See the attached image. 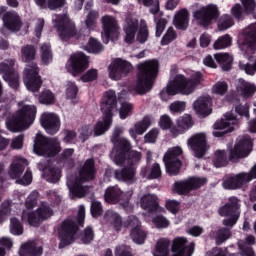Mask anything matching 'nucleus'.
<instances>
[{
  "instance_id": "44",
  "label": "nucleus",
  "mask_w": 256,
  "mask_h": 256,
  "mask_svg": "<svg viewBox=\"0 0 256 256\" xmlns=\"http://www.w3.org/2000/svg\"><path fill=\"white\" fill-rule=\"evenodd\" d=\"M217 63L221 66L223 71H229L233 63V57L229 53H218L215 55Z\"/></svg>"
},
{
  "instance_id": "7",
  "label": "nucleus",
  "mask_w": 256,
  "mask_h": 256,
  "mask_svg": "<svg viewBox=\"0 0 256 256\" xmlns=\"http://www.w3.org/2000/svg\"><path fill=\"white\" fill-rule=\"evenodd\" d=\"M100 109L103 113V120L96 123L94 133L96 136L103 135L105 131H109V127L113 123V114L117 113V96L115 91L108 90L101 101Z\"/></svg>"
},
{
  "instance_id": "2",
  "label": "nucleus",
  "mask_w": 256,
  "mask_h": 256,
  "mask_svg": "<svg viewBox=\"0 0 256 256\" xmlns=\"http://www.w3.org/2000/svg\"><path fill=\"white\" fill-rule=\"evenodd\" d=\"M201 81H203V75L200 72L192 74L190 78L178 74L160 92V99L169 101L175 95H191L201 85Z\"/></svg>"
},
{
  "instance_id": "9",
  "label": "nucleus",
  "mask_w": 256,
  "mask_h": 256,
  "mask_svg": "<svg viewBox=\"0 0 256 256\" xmlns=\"http://www.w3.org/2000/svg\"><path fill=\"white\" fill-rule=\"evenodd\" d=\"M133 197V190L123 192L119 186H110L106 189L104 199L106 203L121 205L128 213L133 211V204L130 202Z\"/></svg>"
},
{
  "instance_id": "37",
  "label": "nucleus",
  "mask_w": 256,
  "mask_h": 256,
  "mask_svg": "<svg viewBox=\"0 0 256 256\" xmlns=\"http://www.w3.org/2000/svg\"><path fill=\"white\" fill-rule=\"evenodd\" d=\"M20 256H41L43 255V248L35 243V242H28L20 248L19 251Z\"/></svg>"
},
{
  "instance_id": "59",
  "label": "nucleus",
  "mask_w": 256,
  "mask_h": 256,
  "mask_svg": "<svg viewBox=\"0 0 256 256\" xmlns=\"http://www.w3.org/2000/svg\"><path fill=\"white\" fill-rule=\"evenodd\" d=\"M77 85H75V82H67L66 84V99H70V101H73V99H76L77 97Z\"/></svg>"
},
{
  "instance_id": "10",
  "label": "nucleus",
  "mask_w": 256,
  "mask_h": 256,
  "mask_svg": "<svg viewBox=\"0 0 256 256\" xmlns=\"http://www.w3.org/2000/svg\"><path fill=\"white\" fill-rule=\"evenodd\" d=\"M61 151V145L57 138H47L41 134L36 135L34 141V153L43 155L44 157H53Z\"/></svg>"
},
{
  "instance_id": "50",
  "label": "nucleus",
  "mask_w": 256,
  "mask_h": 256,
  "mask_svg": "<svg viewBox=\"0 0 256 256\" xmlns=\"http://www.w3.org/2000/svg\"><path fill=\"white\" fill-rule=\"evenodd\" d=\"M233 25H235L233 17L228 14H224L221 16L218 22V29H220V31H227V29H230V27H233Z\"/></svg>"
},
{
  "instance_id": "13",
  "label": "nucleus",
  "mask_w": 256,
  "mask_h": 256,
  "mask_svg": "<svg viewBox=\"0 0 256 256\" xmlns=\"http://www.w3.org/2000/svg\"><path fill=\"white\" fill-rule=\"evenodd\" d=\"M52 21L62 41H68V39H71L77 33L75 23L69 19L67 14L56 15Z\"/></svg>"
},
{
  "instance_id": "38",
  "label": "nucleus",
  "mask_w": 256,
  "mask_h": 256,
  "mask_svg": "<svg viewBox=\"0 0 256 256\" xmlns=\"http://www.w3.org/2000/svg\"><path fill=\"white\" fill-rule=\"evenodd\" d=\"M141 207L145 211H149V213H153V211H157V209L159 208V204L157 203V195L146 194L142 196Z\"/></svg>"
},
{
  "instance_id": "3",
  "label": "nucleus",
  "mask_w": 256,
  "mask_h": 256,
  "mask_svg": "<svg viewBox=\"0 0 256 256\" xmlns=\"http://www.w3.org/2000/svg\"><path fill=\"white\" fill-rule=\"evenodd\" d=\"M38 198L39 192H31L26 199V210L22 213V221H27L32 227H37L41 221H45V219L53 216V209L49 207L47 202H42L36 211L32 210L37 205Z\"/></svg>"
},
{
  "instance_id": "48",
  "label": "nucleus",
  "mask_w": 256,
  "mask_h": 256,
  "mask_svg": "<svg viewBox=\"0 0 256 256\" xmlns=\"http://www.w3.org/2000/svg\"><path fill=\"white\" fill-rule=\"evenodd\" d=\"M38 101L42 105H53L55 103V94L51 90H44L39 95Z\"/></svg>"
},
{
  "instance_id": "51",
  "label": "nucleus",
  "mask_w": 256,
  "mask_h": 256,
  "mask_svg": "<svg viewBox=\"0 0 256 256\" xmlns=\"http://www.w3.org/2000/svg\"><path fill=\"white\" fill-rule=\"evenodd\" d=\"M229 91V85L225 81H218L212 86L213 95H220L223 97Z\"/></svg>"
},
{
  "instance_id": "40",
  "label": "nucleus",
  "mask_w": 256,
  "mask_h": 256,
  "mask_svg": "<svg viewBox=\"0 0 256 256\" xmlns=\"http://www.w3.org/2000/svg\"><path fill=\"white\" fill-rule=\"evenodd\" d=\"M40 57L42 65L53 63V50H51V44L44 43L40 46Z\"/></svg>"
},
{
  "instance_id": "56",
  "label": "nucleus",
  "mask_w": 256,
  "mask_h": 256,
  "mask_svg": "<svg viewBox=\"0 0 256 256\" xmlns=\"http://www.w3.org/2000/svg\"><path fill=\"white\" fill-rule=\"evenodd\" d=\"M217 245H221V243H225L227 239H231V230L227 228H220L215 236Z\"/></svg>"
},
{
  "instance_id": "8",
  "label": "nucleus",
  "mask_w": 256,
  "mask_h": 256,
  "mask_svg": "<svg viewBox=\"0 0 256 256\" xmlns=\"http://www.w3.org/2000/svg\"><path fill=\"white\" fill-rule=\"evenodd\" d=\"M123 31L125 33V43L131 45L138 41V43H145L149 39V29H147V22L140 20L135 16H127L123 23Z\"/></svg>"
},
{
  "instance_id": "4",
  "label": "nucleus",
  "mask_w": 256,
  "mask_h": 256,
  "mask_svg": "<svg viewBox=\"0 0 256 256\" xmlns=\"http://www.w3.org/2000/svg\"><path fill=\"white\" fill-rule=\"evenodd\" d=\"M37 117V106L25 102L18 103V110L11 119L6 121L7 128L12 133L25 131L30 125L35 123Z\"/></svg>"
},
{
  "instance_id": "55",
  "label": "nucleus",
  "mask_w": 256,
  "mask_h": 256,
  "mask_svg": "<svg viewBox=\"0 0 256 256\" xmlns=\"http://www.w3.org/2000/svg\"><path fill=\"white\" fill-rule=\"evenodd\" d=\"M11 215V200L2 202L0 206V223H3Z\"/></svg>"
},
{
  "instance_id": "43",
  "label": "nucleus",
  "mask_w": 256,
  "mask_h": 256,
  "mask_svg": "<svg viewBox=\"0 0 256 256\" xmlns=\"http://www.w3.org/2000/svg\"><path fill=\"white\" fill-rule=\"evenodd\" d=\"M144 7H151L150 13L154 16V21H157V17H163V13L159 10V0H138Z\"/></svg>"
},
{
  "instance_id": "41",
  "label": "nucleus",
  "mask_w": 256,
  "mask_h": 256,
  "mask_svg": "<svg viewBox=\"0 0 256 256\" xmlns=\"http://www.w3.org/2000/svg\"><path fill=\"white\" fill-rule=\"evenodd\" d=\"M105 219L113 225L116 231H121V227H123V222L121 221V216L117 214V212L113 210H107L105 213Z\"/></svg>"
},
{
  "instance_id": "25",
  "label": "nucleus",
  "mask_w": 256,
  "mask_h": 256,
  "mask_svg": "<svg viewBox=\"0 0 256 256\" xmlns=\"http://www.w3.org/2000/svg\"><path fill=\"white\" fill-rule=\"evenodd\" d=\"M251 147L253 142L249 136L240 137L234 146V149L230 151V161H237V159H243L251 153Z\"/></svg>"
},
{
  "instance_id": "63",
  "label": "nucleus",
  "mask_w": 256,
  "mask_h": 256,
  "mask_svg": "<svg viewBox=\"0 0 256 256\" xmlns=\"http://www.w3.org/2000/svg\"><path fill=\"white\" fill-rule=\"evenodd\" d=\"M152 221L158 229H167V227L170 225L169 220L162 215L156 216Z\"/></svg>"
},
{
  "instance_id": "58",
  "label": "nucleus",
  "mask_w": 256,
  "mask_h": 256,
  "mask_svg": "<svg viewBox=\"0 0 256 256\" xmlns=\"http://www.w3.org/2000/svg\"><path fill=\"white\" fill-rule=\"evenodd\" d=\"M131 111H133V104L127 101L121 102L119 109L120 119H127L131 115Z\"/></svg>"
},
{
  "instance_id": "26",
  "label": "nucleus",
  "mask_w": 256,
  "mask_h": 256,
  "mask_svg": "<svg viewBox=\"0 0 256 256\" xmlns=\"http://www.w3.org/2000/svg\"><path fill=\"white\" fill-rule=\"evenodd\" d=\"M132 69L133 66L131 65V63L122 59H116L108 67L109 77L110 79H112V81H120V79L126 77L127 73H130Z\"/></svg>"
},
{
  "instance_id": "45",
  "label": "nucleus",
  "mask_w": 256,
  "mask_h": 256,
  "mask_svg": "<svg viewBox=\"0 0 256 256\" xmlns=\"http://www.w3.org/2000/svg\"><path fill=\"white\" fill-rule=\"evenodd\" d=\"M36 55L37 50L33 45H26L21 48L22 61H24L25 63H31V61H34Z\"/></svg>"
},
{
  "instance_id": "28",
  "label": "nucleus",
  "mask_w": 256,
  "mask_h": 256,
  "mask_svg": "<svg viewBox=\"0 0 256 256\" xmlns=\"http://www.w3.org/2000/svg\"><path fill=\"white\" fill-rule=\"evenodd\" d=\"M4 27L9 29V31H21L22 35L27 33L29 26L27 24L21 23V19L16 12H6L2 18Z\"/></svg>"
},
{
  "instance_id": "62",
  "label": "nucleus",
  "mask_w": 256,
  "mask_h": 256,
  "mask_svg": "<svg viewBox=\"0 0 256 256\" xmlns=\"http://www.w3.org/2000/svg\"><path fill=\"white\" fill-rule=\"evenodd\" d=\"M156 23V37H161L163 35V31H165V27H167V20L165 18H161V16H157L155 21Z\"/></svg>"
},
{
  "instance_id": "30",
  "label": "nucleus",
  "mask_w": 256,
  "mask_h": 256,
  "mask_svg": "<svg viewBox=\"0 0 256 256\" xmlns=\"http://www.w3.org/2000/svg\"><path fill=\"white\" fill-rule=\"evenodd\" d=\"M191 127H193V119L191 118V115L185 114L178 118L177 127L170 128V133L173 137H179V135H183L185 131H189Z\"/></svg>"
},
{
  "instance_id": "53",
  "label": "nucleus",
  "mask_w": 256,
  "mask_h": 256,
  "mask_svg": "<svg viewBox=\"0 0 256 256\" xmlns=\"http://www.w3.org/2000/svg\"><path fill=\"white\" fill-rule=\"evenodd\" d=\"M145 237L147 234L141 228L131 230V238L137 245H143L145 243Z\"/></svg>"
},
{
  "instance_id": "52",
  "label": "nucleus",
  "mask_w": 256,
  "mask_h": 256,
  "mask_svg": "<svg viewBox=\"0 0 256 256\" xmlns=\"http://www.w3.org/2000/svg\"><path fill=\"white\" fill-rule=\"evenodd\" d=\"M175 39H177V32L173 27H169L161 39V45H169V43H173Z\"/></svg>"
},
{
  "instance_id": "24",
  "label": "nucleus",
  "mask_w": 256,
  "mask_h": 256,
  "mask_svg": "<svg viewBox=\"0 0 256 256\" xmlns=\"http://www.w3.org/2000/svg\"><path fill=\"white\" fill-rule=\"evenodd\" d=\"M15 60L8 59L0 63V73L3 75L4 81L8 83L12 89L19 88V74L13 69Z\"/></svg>"
},
{
  "instance_id": "6",
  "label": "nucleus",
  "mask_w": 256,
  "mask_h": 256,
  "mask_svg": "<svg viewBox=\"0 0 256 256\" xmlns=\"http://www.w3.org/2000/svg\"><path fill=\"white\" fill-rule=\"evenodd\" d=\"M159 73V61L146 60L138 64L137 82L135 91L138 95H145L153 89V81Z\"/></svg>"
},
{
  "instance_id": "33",
  "label": "nucleus",
  "mask_w": 256,
  "mask_h": 256,
  "mask_svg": "<svg viewBox=\"0 0 256 256\" xmlns=\"http://www.w3.org/2000/svg\"><path fill=\"white\" fill-rule=\"evenodd\" d=\"M153 118L145 116L141 121L137 122L132 128L129 129V135L132 139H137V135H143L148 127H151Z\"/></svg>"
},
{
  "instance_id": "22",
  "label": "nucleus",
  "mask_w": 256,
  "mask_h": 256,
  "mask_svg": "<svg viewBox=\"0 0 256 256\" xmlns=\"http://www.w3.org/2000/svg\"><path fill=\"white\" fill-rule=\"evenodd\" d=\"M172 256H193L195 253V242L183 236L175 237L171 243Z\"/></svg>"
},
{
  "instance_id": "5",
  "label": "nucleus",
  "mask_w": 256,
  "mask_h": 256,
  "mask_svg": "<svg viewBox=\"0 0 256 256\" xmlns=\"http://www.w3.org/2000/svg\"><path fill=\"white\" fill-rule=\"evenodd\" d=\"M95 177V162L88 159L79 174L76 176L75 180H68L67 187L70 191V199H81L85 197L89 191V187L84 186L83 183L91 181Z\"/></svg>"
},
{
  "instance_id": "46",
  "label": "nucleus",
  "mask_w": 256,
  "mask_h": 256,
  "mask_svg": "<svg viewBox=\"0 0 256 256\" xmlns=\"http://www.w3.org/2000/svg\"><path fill=\"white\" fill-rule=\"evenodd\" d=\"M213 163L216 168L225 167L229 163L227 152L225 150H217L214 154Z\"/></svg>"
},
{
  "instance_id": "34",
  "label": "nucleus",
  "mask_w": 256,
  "mask_h": 256,
  "mask_svg": "<svg viewBox=\"0 0 256 256\" xmlns=\"http://www.w3.org/2000/svg\"><path fill=\"white\" fill-rule=\"evenodd\" d=\"M173 24L176 29L187 31V27H189V10L181 9L177 11L173 18Z\"/></svg>"
},
{
  "instance_id": "54",
  "label": "nucleus",
  "mask_w": 256,
  "mask_h": 256,
  "mask_svg": "<svg viewBox=\"0 0 256 256\" xmlns=\"http://www.w3.org/2000/svg\"><path fill=\"white\" fill-rule=\"evenodd\" d=\"M9 229L11 235L19 236L23 233V224H21V221L15 217L11 218Z\"/></svg>"
},
{
  "instance_id": "61",
  "label": "nucleus",
  "mask_w": 256,
  "mask_h": 256,
  "mask_svg": "<svg viewBox=\"0 0 256 256\" xmlns=\"http://www.w3.org/2000/svg\"><path fill=\"white\" fill-rule=\"evenodd\" d=\"M97 77H99V72L97 69L92 68L81 76V81L83 83H91V81L97 80Z\"/></svg>"
},
{
  "instance_id": "17",
  "label": "nucleus",
  "mask_w": 256,
  "mask_h": 256,
  "mask_svg": "<svg viewBox=\"0 0 256 256\" xmlns=\"http://www.w3.org/2000/svg\"><path fill=\"white\" fill-rule=\"evenodd\" d=\"M239 125V118L233 115V112H227L224 119L217 121L213 127L216 131L213 132L214 137H223L225 133H231Z\"/></svg>"
},
{
  "instance_id": "64",
  "label": "nucleus",
  "mask_w": 256,
  "mask_h": 256,
  "mask_svg": "<svg viewBox=\"0 0 256 256\" xmlns=\"http://www.w3.org/2000/svg\"><path fill=\"white\" fill-rule=\"evenodd\" d=\"M187 108V103L183 101H175L169 105L171 113H183Z\"/></svg>"
},
{
  "instance_id": "60",
  "label": "nucleus",
  "mask_w": 256,
  "mask_h": 256,
  "mask_svg": "<svg viewBox=\"0 0 256 256\" xmlns=\"http://www.w3.org/2000/svg\"><path fill=\"white\" fill-rule=\"evenodd\" d=\"M94 237H95V233L93 232V228L87 227L82 232L80 239L82 243H84V245H87L91 243V241H93Z\"/></svg>"
},
{
  "instance_id": "21",
  "label": "nucleus",
  "mask_w": 256,
  "mask_h": 256,
  "mask_svg": "<svg viewBox=\"0 0 256 256\" xmlns=\"http://www.w3.org/2000/svg\"><path fill=\"white\" fill-rule=\"evenodd\" d=\"M206 183L207 179L197 177L180 180L173 184L172 191L178 195H188L193 189H199V187H202V185H205Z\"/></svg>"
},
{
  "instance_id": "42",
  "label": "nucleus",
  "mask_w": 256,
  "mask_h": 256,
  "mask_svg": "<svg viewBox=\"0 0 256 256\" xmlns=\"http://www.w3.org/2000/svg\"><path fill=\"white\" fill-rule=\"evenodd\" d=\"M161 166L157 163L153 164L150 171L147 168H142L140 175L144 179H159L161 177Z\"/></svg>"
},
{
  "instance_id": "18",
  "label": "nucleus",
  "mask_w": 256,
  "mask_h": 256,
  "mask_svg": "<svg viewBox=\"0 0 256 256\" xmlns=\"http://www.w3.org/2000/svg\"><path fill=\"white\" fill-rule=\"evenodd\" d=\"M77 233V224L75 220L68 218L66 219L58 230V237L60 239L59 247H65L71 245L75 241V235Z\"/></svg>"
},
{
  "instance_id": "15",
  "label": "nucleus",
  "mask_w": 256,
  "mask_h": 256,
  "mask_svg": "<svg viewBox=\"0 0 256 256\" xmlns=\"http://www.w3.org/2000/svg\"><path fill=\"white\" fill-rule=\"evenodd\" d=\"M41 77H39V68L37 64L30 63L26 65L24 69V84L28 91L32 93H37L41 89L42 85Z\"/></svg>"
},
{
  "instance_id": "14",
  "label": "nucleus",
  "mask_w": 256,
  "mask_h": 256,
  "mask_svg": "<svg viewBox=\"0 0 256 256\" xmlns=\"http://www.w3.org/2000/svg\"><path fill=\"white\" fill-rule=\"evenodd\" d=\"M242 33L244 41L239 45L240 51L250 59L251 55L256 53V23L244 28Z\"/></svg>"
},
{
  "instance_id": "12",
  "label": "nucleus",
  "mask_w": 256,
  "mask_h": 256,
  "mask_svg": "<svg viewBox=\"0 0 256 256\" xmlns=\"http://www.w3.org/2000/svg\"><path fill=\"white\" fill-rule=\"evenodd\" d=\"M181 155H183V148L180 146L171 147L164 154L163 162L169 175H179V171H181L183 165L179 159Z\"/></svg>"
},
{
  "instance_id": "31",
  "label": "nucleus",
  "mask_w": 256,
  "mask_h": 256,
  "mask_svg": "<svg viewBox=\"0 0 256 256\" xmlns=\"http://www.w3.org/2000/svg\"><path fill=\"white\" fill-rule=\"evenodd\" d=\"M27 165H29V162L25 158L16 156L10 165L8 175L11 179H19L20 175H23V171H25Z\"/></svg>"
},
{
  "instance_id": "16",
  "label": "nucleus",
  "mask_w": 256,
  "mask_h": 256,
  "mask_svg": "<svg viewBox=\"0 0 256 256\" xmlns=\"http://www.w3.org/2000/svg\"><path fill=\"white\" fill-rule=\"evenodd\" d=\"M187 145L193 151L195 157H203L209 151V143L207 142V134L199 132L193 134L187 140Z\"/></svg>"
},
{
  "instance_id": "27",
  "label": "nucleus",
  "mask_w": 256,
  "mask_h": 256,
  "mask_svg": "<svg viewBox=\"0 0 256 256\" xmlns=\"http://www.w3.org/2000/svg\"><path fill=\"white\" fill-rule=\"evenodd\" d=\"M40 125L49 135H55L61 129V119L54 112H43L40 115Z\"/></svg>"
},
{
  "instance_id": "29",
  "label": "nucleus",
  "mask_w": 256,
  "mask_h": 256,
  "mask_svg": "<svg viewBox=\"0 0 256 256\" xmlns=\"http://www.w3.org/2000/svg\"><path fill=\"white\" fill-rule=\"evenodd\" d=\"M213 100L209 95H203L198 97L193 102V109L199 117H207V115H211V105Z\"/></svg>"
},
{
  "instance_id": "35",
  "label": "nucleus",
  "mask_w": 256,
  "mask_h": 256,
  "mask_svg": "<svg viewBox=\"0 0 256 256\" xmlns=\"http://www.w3.org/2000/svg\"><path fill=\"white\" fill-rule=\"evenodd\" d=\"M38 169L44 171L43 177L48 183H57L61 178V170L55 167H47L43 163H38Z\"/></svg>"
},
{
  "instance_id": "47",
  "label": "nucleus",
  "mask_w": 256,
  "mask_h": 256,
  "mask_svg": "<svg viewBox=\"0 0 256 256\" xmlns=\"http://www.w3.org/2000/svg\"><path fill=\"white\" fill-rule=\"evenodd\" d=\"M232 39L231 36L228 34L224 36H220L214 43L213 48L216 51H219L220 49H227V47H231Z\"/></svg>"
},
{
  "instance_id": "1",
  "label": "nucleus",
  "mask_w": 256,
  "mask_h": 256,
  "mask_svg": "<svg viewBox=\"0 0 256 256\" xmlns=\"http://www.w3.org/2000/svg\"><path fill=\"white\" fill-rule=\"evenodd\" d=\"M115 165L123 167L115 171V178L125 183H135V165L141 161V153L131 150V145L125 139L116 143L110 153Z\"/></svg>"
},
{
  "instance_id": "36",
  "label": "nucleus",
  "mask_w": 256,
  "mask_h": 256,
  "mask_svg": "<svg viewBox=\"0 0 256 256\" xmlns=\"http://www.w3.org/2000/svg\"><path fill=\"white\" fill-rule=\"evenodd\" d=\"M237 92L242 95V97H245L246 99H249V97H252L256 93V86L255 84H252L250 82L245 81L244 79H239L236 84Z\"/></svg>"
},
{
  "instance_id": "23",
  "label": "nucleus",
  "mask_w": 256,
  "mask_h": 256,
  "mask_svg": "<svg viewBox=\"0 0 256 256\" xmlns=\"http://www.w3.org/2000/svg\"><path fill=\"white\" fill-rule=\"evenodd\" d=\"M87 67H89V58L82 52L73 54L66 64V70L68 73H71L73 77L81 75Z\"/></svg>"
},
{
  "instance_id": "57",
  "label": "nucleus",
  "mask_w": 256,
  "mask_h": 256,
  "mask_svg": "<svg viewBox=\"0 0 256 256\" xmlns=\"http://www.w3.org/2000/svg\"><path fill=\"white\" fill-rule=\"evenodd\" d=\"M85 49L88 53H101L103 51V45L94 38H91Z\"/></svg>"
},
{
  "instance_id": "32",
  "label": "nucleus",
  "mask_w": 256,
  "mask_h": 256,
  "mask_svg": "<svg viewBox=\"0 0 256 256\" xmlns=\"http://www.w3.org/2000/svg\"><path fill=\"white\" fill-rule=\"evenodd\" d=\"M251 245H255V236L249 235L245 240L238 241L239 254H231L230 256H255V251Z\"/></svg>"
},
{
  "instance_id": "39",
  "label": "nucleus",
  "mask_w": 256,
  "mask_h": 256,
  "mask_svg": "<svg viewBox=\"0 0 256 256\" xmlns=\"http://www.w3.org/2000/svg\"><path fill=\"white\" fill-rule=\"evenodd\" d=\"M66 0H35L36 5L41 9H50V11H55L57 9H61L65 5Z\"/></svg>"
},
{
  "instance_id": "19",
  "label": "nucleus",
  "mask_w": 256,
  "mask_h": 256,
  "mask_svg": "<svg viewBox=\"0 0 256 256\" xmlns=\"http://www.w3.org/2000/svg\"><path fill=\"white\" fill-rule=\"evenodd\" d=\"M102 23V39L104 43H109V39H117L119 37V22L117 18L111 15H104L101 17Z\"/></svg>"
},
{
  "instance_id": "49",
  "label": "nucleus",
  "mask_w": 256,
  "mask_h": 256,
  "mask_svg": "<svg viewBox=\"0 0 256 256\" xmlns=\"http://www.w3.org/2000/svg\"><path fill=\"white\" fill-rule=\"evenodd\" d=\"M97 19H99V12L91 10L85 20V25L89 31H93L97 26Z\"/></svg>"
},
{
  "instance_id": "11",
  "label": "nucleus",
  "mask_w": 256,
  "mask_h": 256,
  "mask_svg": "<svg viewBox=\"0 0 256 256\" xmlns=\"http://www.w3.org/2000/svg\"><path fill=\"white\" fill-rule=\"evenodd\" d=\"M219 215L227 217L223 220L225 227H233L241 215V201L237 197H230L228 203L219 209Z\"/></svg>"
},
{
  "instance_id": "20",
  "label": "nucleus",
  "mask_w": 256,
  "mask_h": 256,
  "mask_svg": "<svg viewBox=\"0 0 256 256\" xmlns=\"http://www.w3.org/2000/svg\"><path fill=\"white\" fill-rule=\"evenodd\" d=\"M217 17H219V8L213 4L201 7L193 13L194 20L202 27H207Z\"/></svg>"
}]
</instances>
